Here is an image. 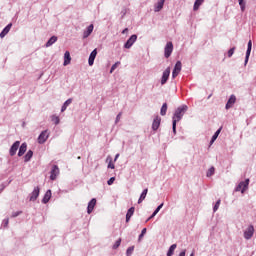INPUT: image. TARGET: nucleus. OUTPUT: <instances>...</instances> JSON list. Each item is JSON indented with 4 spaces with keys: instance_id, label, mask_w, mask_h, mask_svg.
Listing matches in <instances>:
<instances>
[{
    "instance_id": "47",
    "label": "nucleus",
    "mask_w": 256,
    "mask_h": 256,
    "mask_svg": "<svg viewBox=\"0 0 256 256\" xmlns=\"http://www.w3.org/2000/svg\"><path fill=\"white\" fill-rule=\"evenodd\" d=\"M155 212L152 213V215L147 219V221H151V219H153L155 217Z\"/></svg>"
},
{
    "instance_id": "31",
    "label": "nucleus",
    "mask_w": 256,
    "mask_h": 256,
    "mask_svg": "<svg viewBox=\"0 0 256 256\" xmlns=\"http://www.w3.org/2000/svg\"><path fill=\"white\" fill-rule=\"evenodd\" d=\"M106 161H108V169H115V164H113V158L111 156H108Z\"/></svg>"
},
{
    "instance_id": "54",
    "label": "nucleus",
    "mask_w": 256,
    "mask_h": 256,
    "mask_svg": "<svg viewBox=\"0 0 256 256\" xmlns=\"http://www.w3.org/2000/svg\"><path fill=\"white\" fill-rule=\"evenodd\" d=\"M190 256H195V253L192 252V253L190 254Z\"/></svg>"
},
{
    "instance_id": "56",
    "label": "nucleus",
    "mask_w": 256,
    "mask_h": 256,
    "mask_svg": "<svg viewBox=\"0 0 256 256\" xmlns=\"http://www.w3.org/2000/svg\"><path fill=\"white\" fill-rule=\"evenodd\" d=\"M122 14H123V15H125V11H124V12H122Z\"/></svg>"
},
{
    "instance_id": "46",
    "label": "nucleus",
    "mask_w": 256,
    "mask_h": 256,
    "mask_svg": "<svg viewBox=\"0 0 256 256\" xmlns=\"http://www.w3.org/2000/svg\"><path fill=\"white\" fill-rule=\"evenodd\" d=\"M178 75H179V72H176L175 70H173L172 78L175 79Z\"/></svg>"
},
{
    "instance_id": "41",
    "label": "nucleus",
    "mask_w": 256,
    "mask_h": 256,
    "mask_svg": "<svg viewBox=\"0 0 256 256\" xmlns=\"http://www.w3.org/2000/svg\"><path fill=\"white\" fill-rule=\"evenodd\" d=\"M147 233V228H144L141 231V234L139 235V241H141V239H143V237H145V234Z\"/></svg>"
},
{
    "instance_id": "45",
    "label": "nucleus",
    "mask_w": 256,
    "mask_h": 256,
    "mask_svg": "<svg viewBox=\"0 0 256 256\" xmlns=\"http://www.w3.org/2000/svg\"><path fill=\"white\" fill-rule=\"evenodd\" d=\"M113 183H115V177H111V178L107 181V184H108V185H113Z\"/></svg>"
},
{
    "instance_id": "55",
    "label": "nucleus",
    "mask_w": 256,
    "mask_h": 256,
    "mask_svg": "<svg viewBox=\"0 0 256 256\" xmlns=\"http://www.w3.org/2000/svg\"><path fill=\"white\" fill-rule=\"evenodd\" d=\"M211 96H212V94H210V95L208 96V99H211Z\"/></svg>"
},
{
    "instance_id": "35",
    "label": "nucleus",
    "mask_w": 256,
    "mask_h": 256,
    "mask_svg": "<svg viewBox=\"0 0 256 256\" xmlns=\"http://www.w3.org/2000/svg\"><path fill=\"white\" fill-rule=\"evenodd\" d=\"M238 3L240 5V9H241L242 13H244L247 3L245 2V0H238Z\"/></svg>"
},
{
    "instance_id": "39",
    "label": "nucleus",
    "mask_w": 256,
    "mask_h": 256,
    "mask_svg": "<svg viewBox=\"0 0 256 256\" xmlns=\"http://www.w3.org/2000/svg\"><path fill=\"white\" fill-rule=\"evenodd\" d=\"M235 47H232L230 50H228V52H227V56L229 57V58H231V57H233V55H234V53H235Z\"/></svg>"
},
{
    "instance_id": "38",
    "label": "nucleus",
    "mask_w": 256,
    "mask_h": 256,
    "mask_svg": "<svg viewBox=\"0 0 256 256\" xmlns=\"http://www.w3.org/2000/svg\"><path fill=\"white\" fill-rule=\"evenodd\" d=\"M221 205V199H219L218 201H216L214 207H213V211L214 213L217 212V210L219 209V206Z\"/></svg>"
},
{
    "instance_id": "15",
    "label": "nucleus",
    "mask_w": 256,
    "mask_h": 256,
    "mask_svg": "<svg viewBox=\"0 0 256 256\" xmlns=\"http://www.w3.org/2000/svg\"><path fill=\"white\" fill-rule=\"evenodd\" d=\"M160 125H161V117L156 116L152 123L153 131H157V129H159Z\"/></svg>"
},
{
    "instance_id": "3",
    "label": "nucleus",
    "mask_w": 256,
    "mask_h": 256,
    "mask_svg": "<svg viewBox=\"0 0 256 256\" xmlns=\"http://www.w3.org/2000/svg\"><path fill=\"white\" fill-rule=\"evenodd\" d=\"M173 53V42H167L166 46L164 48V56L166 59H169L171 57V54Z\"/></svg>"
},
{
    "instance_id": "14",
    "label": "nucleus",
    "mask_w": 256,
    "mask_h": 256,
    "mask_svg": "<svg viewBox=\"0 0 256 256\" xmlns=\"http://www.w3.org/2000/svg\"><path fill=\"white\" fill-rule=\"evenodd\" d=\"M237 101V97L235 95H231L230 98L228 99L225 108L226 109H231L233 105H235V102Z\"/></svg>"
},
{
    "instance_id": "32",
    "label": "nucleus",
    "mask_w": 256,
    "mask_h": 256,
    "mask_svg": "<svg viewBox=\"0 0 256 256\" xmlns=\"http://www.w3.org/2000/svg\"><path fill=\"white\" fill-rule=\"evenodd\" d=\"M51 121H52L55 125H59V123H61V119H59V116H56V115H52V116H51Z\"/></svg>"
},
{
    "instance_id": "4",
    "label": "nucleus",
    "mask_w": 256,
    "mask_h": 256,
    "mask_svg": "<svg viewBox=\"0 0 256 256\" xmlns=\"http://www.w3.org/2000/svg\"><path fill=\"white\" fill-rule=\"evenodd\" d=\"M49 139V130H44L38 136L39 145H43Z\"/></svg>"
},
{
    "instance_id": "30",
    "label": "nucleus",
    "mask_w": 256,
    "mask_h": 256,
    "mask_svg": "<svg viewBox=\"0 0 256 256\" xmlns=\"http://www.w3.org/2000/svg\"><path fill=\"white\" fill-rule=\"evenodd\" d=\"M181 69H182V64H181V61H177L175 66H174V69L173 71H176L178 73H181Z\"/></svg>"
},
{
    "instance_id": "5",
    "label": "nucleus",
    "mask_w": 256,
    "mask_h": 256,
    "mask_svg": "<svg viewBox=\"0 0 256 256\" xmlns=\"http://www.w3.org/2000/svg\"><path fill=\"white\" fill-rule=\"evenodd\" d=\"M137 41V35L133 34L124 44V49H131L135 42Z\"/></svg>"
},
{
    "instance_id": "42",
    "label": "nucleus",
    "mask_w": 256,
    "mask_h": 256,
    "mask_svg": "<svg viewBox=\"0 0 256 256\" xmlns=\"http://www.w3.org/2000/svg\"><path fill=\"white\" fill-rule=\"evenodd\" d=\"M22 214H23V211L12 212L11 217L12 218L19 217V215H22Z\"/></svg>"
},
{
    "instance_id": "52",
    "label": "nucleus",
    "mask_w": 256,
    "mask_h": 256,
    "mask_svg": "<svg viewBox=\"0 0 256 256\" xmlns=\"http://www.w3.org/2000/svg\"><path fill=\"white\" fill-rule=\"evenodd\" d=\"M163 205H164V204L161 203L157 208L161 210V209H163Z\"/></svg>"
},
{
    "instance_id": "8",
    "label": "nucleus",
    "mask_w": 256,
    "mask_h": 256,
    "mask_svg": "<svg viewBox=\"0 0 256 256\" xmlns=\"http://www.w3.org/2000/svg\"><path fill=\"white\" fill-rule=\"evenodd\" d=\"M255 233V227L253 225L248 226V228L244 231V239H251L253 234Z\"/></svg>"
},
{
    "instance_id": "33",
    "label": "nucleus",
    "mask_w": 256,
    "mask_h": 256,
    "mask_svg": "<svg viewBox=\"0 0 256 256\" xmlns=\"http://www.w3.org/2000/svg\"><path fill=\"white\" fill-rule=\"evenodd\" d=\"M215 175V167H210L206 173V177H213Z\"/></svg>"
},
{
    "instance_id": "9",
    "label": "nucleus",
    "mask_w": 256,
    "mask_h": 256,
    "mask_svg": "<svg viewBox=\"0 0 256 256\" xmlns=\"http://www.w3.org/2000/svg\"><path fill=\"white\" fill-rule=\"evenodd\" d=\"M251 49H253V42L251 40H249L248 46H247V51H246V57H245V61H244L245 66H247V64L249 63V57L251 56Z\"/></svg>"
},
{
    "instance_id": "2",
    "label": "nucleus",
    "mask_w": 256,
    "mask_h": 256,
    "mask_svg": "<svg viewBox=\"0 0 256 256\" xmlns=\"http://www.w3.org/2000/svg\"><path fill=\"white\" fill-rule=\"evenodd\" d=\"M249 182V178H247L245 181L240 182L236 187V191H241V193H245L246 190L249 189Z\"/></svg>"
},
{
    "instance_id": "16",
    "label": "nucleus",
    "mask_w": 256,
    "mask_h": 256,
    "mask_svg": "<svg viewBox=\"0 0 256 256\" xmlns=\"http://www.w3.org/2000/svg\"><path fill=\"white\" fill-rule=\"evenodd\" d=\"M93 29H95V27L93 26V24H90L83 32V39H87V37H89L91 33H93Z\"/></svg>"
},
{
    "instance_id": "49",
    "label": "nucleus",
    "mask_w": 256,
    "mask_h": 256,
    "mask_svg": "<svg viewBox=\"0 0 256 256\" xmlns=\"http://www.w3.org/2000/svg\"><path fill=\"white\" fill-rule=\"evenodd\" d=\"M129 32V28H125L123 31H122V35H125V33H128Z\"/></svg>"
},
{
    "instance_id": "11",
    "label": "nucleus",
    "mask_w": 256,
    "mask_h": 256,
    "mask_svg": "<svg viewBox=\"0 0 256 256\" xmlns=\"http://www.w3.org/2000/svg\"><path fill=\"white\" fill-rule=\"evenodd\" d=\"M57 175H59V166L53 165L50 172L51 181H55V179H57Z\"/></svg>"
},
{
    "instance_id": "13",
    "label": "nucleus",
    "mask_w": 256,
    "mask_h": 256,
    "mask_svg": "<svg viewBox=\"0 0 256 256\" xmlns=\"http://www.w3.org/2000/svg\"><path fill=\"white\" fill-rule=\"evenodd\" d=\"M97 57V49H94L89 56L88 64L90 67H93V64L95 63V58Z\"/></svg>"
},
{
    "instance_id": "17",
    "label": "nucleus",
    "mask_w": 256,
    "mask_h": 256,
    "mask_svg": "<svg viewBox=\"0 0 256 256\" xmlns=\"http://www.w3.org/2000/svg\"><path fill=\"white\" fill-rule=\"evenodd\" d=\"M165 5V0H159L155 5H154V11L155 13H159L161 9H163Z\"/></svg>"
},
{
    "instance_id": "10",
    "label": "nucleus",
    "mask_w": 256,
    "mask_h": 256,
    "mask_svg": "<svg viewBox=\"0 0 256 256\" xmlns=\"http://www.w3.org/2000/svg\"><path fill=\"white\" fill-rule=\"evenodd\" d=\"M40 192H41V188H39V186H36L32 191V193L30 194L29 201H37Z\"/></svg>"
},
{
    "instance_id": "48",
    "label": "nucleus",
    "mask_w": 256,
    "mask_h": 256,
    "mask_svg": "<svg viewBox=\"0 0 256 256\" xmlns=\"http://www.w3.org/2000/svg\"><path fill=\"white\" fill-rule=\"evenodd\" d=\"M185 253H187V250H182L179 254V256H185Z\"/></svg>"
},
{
    "instance_id": "25",
    "label": "nucleus",
    "mask_w": 256,
    "mask_h": 256,
    "mask_svg": "<svg viewBox=\"0 0 256 256\" xmlns=\"http://www.w3.org/2000/svg\"><path fill=\"white\" fill-rule=\"evenodd\" d=\"M57 43V36H52L47 42L45 47H51L52 45H55Z\"/></svg>"
},
{
    "instance_id": "1",
    "label": "nucleus",
    "mask_w": 256,
    "mask_h": 256,
    "mask_svg": "<svg viewBox=\"0 0 256 256\" xmlns=\"http://www.w3.org/2000/svg\"><path fill=\"white\" fill-rule=\"evenodd\" d=\"M188 109L189 107L187 105H182L175 110L174 115L172 117V131L174 135L177 133V123H179V121L183 119V115L187 113Z\"/></svg>"
},
{
    "instance_id": "12",
    "label": "nucleus",
    "mask_w": 256,
    "mask_h": 256,
    "mask_svg": "<svg viewBox=\"0 0 256 256\" xmlns=\"http://www.w3.org/2000/svg\"><path fill=\"white\" fill-rule=\"evenodd\" d=\"M97 205V199L92 198L89 203H88V207H87V213L88 215H91V213H93V210L95 209V206Z\"/></svg>"
},
{
    "instance_id": "34",
    "label": "nucleus",
    "mask_w": 256,
    "mask_h": 256,
    "mask_svg": "<svg viewBox=\"0 0 256 256\" xmlns=\"http://www.w3.org/2000/svg\"><path fill=\"white\" fill-rule=\"evenodd\" d=\"M160 115L165 116L167 115V103H164L160 110Z\"/></svg>"
},
{
    "instance_id": "50",
    "label": "nucleus",
    "mask_w": 256,
    "mask_h": 256,
    "mask_svg": "<svg viewBox=\"0 0 256 256\" xmlns=\"http://www.w3.org/2000/svg\"><path fill=\"white\" fill-rule=\"evenodd\" d=\"M159 211H161L159 208H156L154 211V215H157V213H159Z\"/></svg>"
},
{
    "instance_id": "57",
    "label": "nucleus",
    "mask_w": 256,
    "mask_h": 256,
    "mask_svg": "<svg viewBox=\"0 0 256 256\" xmlns=\"http://www.w3.org/2000/svg\"><path fill=\"white\" fill-rule=\"evenodd\" d=\"M78 159H81V156H78Z\"/></svg>"
},
{
    "instance_id": "28",
    "label": "nucleus",
    "mask_w": 256,
    "mask_h": 256,
    "mask_svg": "<svg viewBox=\"0 0 256 256\" xmlns=\"http://www.w3.org/2000/svg\"><path fill=\"white\" fill-rule=\"evenodd\" d=\"M220 133H221V128H219V129L214 133V135L212 136L211 141H210V145H213V143H215V141H217V137H219Z\"/></svg>"
},
{
    "instance_id": "24",
    "label": "nucleus",
    "mask_w": 256,
    "mask_h": 256,
    "mask_svg": "<svg viewBox=\"0 0 256 256\" xmlns=\"http://www.w3.org/2000/svg\"><path fill=\"white\" fill-rule=\"evenodd\" d=\"M71 103H73V99L69 98L68 100H66L64 102V104L62 105V108H61V113H64V111H67V107L69 105H71Z\"/></svg>"
},
{
    "instance_id": "19",
    "label": "nucleus",
    "mask_w": 256,
    "mask_h": 256,
    "mask_svg": "<svg viewBox=\"0 0 256 256\" xmlns=\"http://www.w3.org/2000/svg\"><path fill=\"white\" fill-rule=\"evenodd\" d=\"M71 63V53H69V51H66L64 53V67H67V65H69Z\"/></svg>"
},
{
    "instance_id": "26",
    "label": "nucleus",
    "mask_w": 256,
    "mask_h": 256,
    "mask_svg": "<svg viewBox=\"0 0 256 256\" xmlns=\"http://www.w3.org/2000/svg\"><path fill=\"white\" fill-rule=\"evenodd\" d=\"M33 158V152L32 150H29L25 156H24V162L25 163H29V161H31V159Z\"/></svg>"
},
{
    "instance_id": "27",
    "label": "nucleus",
    "mask_w": 256,
    "mask_h": 256,
    "mask_svg": "<svg viewBox=\"0 0 256 256\" xmlns=\"http://www.w3.org/2000/svg\"><path fill=\"white\" fill-rule=\"evenodd\" d=\"M203 3H205V0H196L193 7L194 11H198Z\"/></svg>"
},
{
    "instance_id": "6",
    "label": "nucleus",
    "mask_w": 256,
    "mask_h": 256,
    "mask_svg": "<svg viewBox=\"0 0 256 256\" xmlns=\"http://www.w3.org/2000/svg\"><path fill=\"white\" fill-rule=\"evenodd\" d=\"M19 145H21L20 141H16L12 144L9 150L10 157H15V155H17V151L19 150Z\"/></svg>"
},
{
    "instance_id": "18",
    "label": "nucleus",
    "mask_w": 256,
    "mask_h": 256,
    "mask_svg": "<svg viewBox=\"0 0 256 256\" xmlns=\"http://www.w3.org/2000/svg\"><path fill=\"white\" fill-rule=\"evenodd\" d=\"M27 152V143H22L19 151H18V157H23V155H25V153Z\"/></svg>"
},
{
    "instance_id": "43",
    "label": "nucleus",
    "mask_w": 256,
    "mask_h": 256,
    "mask_svg": "<svg viewBox=\"0 0 256 256\" xmlns=\"http://www.w3.org/2000/svg\"><path fill=\"white\" fill-rule=\"evenodd\" d=\"M123 115L122 112L118 113V115L116 116V120H115V123H119V121H121V116Z\"/></svg>"
},
{
    "instance_id": "44",
    "label": "nucleus",
    "mask_w": 256,
    "mask_h": 256,
    "mask_svg": "<svg viewBox=\"0 0 256 256\" xmlns=\"http://www.w3.org/2000/svg\"><path fill=\"white\" fill-rule=\"evenodd\" d=\"M2 225H3V227H8L9 226V218L4 219L2 222Z\"/></svg>"
},
{
    "instance_id": "21",
    "label": "nucleus",
    "mask_w": 256,
    "mask_h": 256,
    "mask_svg": "<svg viewBox=\"0 0 256 256\" xmlns=\"http://www.w3.org/2000/svg\"><path fill=\"white\" fill-rule=\"evenodd\" d=\"M11 27H13V24H8L0 33V38L3 39L5 37V35H7V33H9L11 31Z\"/></svg>"
},
{
    "instance_id": "51",
    "label": "nucleus",
    "mask_w": 256,
    "mask_h": 256,
    "mask_svg": "<svg viewBox=\"0 0 256 256\" xmlns=\"http://www.w3.org/2000/svg\"><path fill=\"white\" fill-rule=\"evenodd\" d=\"M159 211H161L159 208H156L154 211V215H157V213H159Z\"/></svg>"
},
{
    "instance_id": "36",
    "label": "nucleus",
    "mask_w": 256,
    "mask_h": 256,
    "mask_svg": "<svg viewBox=\"0 0 256 256\" xmlns=\"http://www.w3.org/2000/svg\"><path fill=\"white\" fill-rule=\"evenodd\" d=\"M135 251V246H130V247H128L127 248V250H126V255L127 256H131V255H133V252Z\"/></svg>"
},
{
    "instance_id": "40",
    "label": "nucleus",
    "mask_w": 256,
    "mask_h": 256,
    "mask_svg": "<svg viewBox=\"0 0 256 256\" xmlns=\"http://www.w3.org/2000/svg\"><path fill=\"white\" fill-rule=\"evenodd\" d=\"M121 246V238H119L113 245V249H119Z\"/></svg>"
},
{
    "instance_id": "29",
    "label": "nucleus",
    "mask_w": 256,
    "mask_h": 256,
    "mask_svg": "<svg viewBox=\"0 0 256 256\" xmlns=\"http://www.w3.org/2000/svg\"><path fill=\"white\" fill-rule=\"evenodd\" d=\"M175 249H177V244H172L168 249L167 256H173Z\"/></svg>"
},
{
    "instance_id": "53",
    "label": "nucleus",
    "mask_w": 256,
    "mask_h": 256,
    "mask_svg": "<svg viewBox=\"0 0 256 256\" xmlns=\"http://www.w3.org/2000/svg\"><path fill=\"white\" fill-rule=\"evenodd\" d=\"M119 159V154H116L114 161H117Z\"/></svg>"
},
{
    "instance_id": "23",
    "label": "nucleus",
    "mask_w": 256,
    "mask_h": 256,
    "mask_svg": "<svg viewBox=\"0 0 256 256\" xmlns=\"http://www.w3.org/2000/svg\"><path fill=\"white\" fill-rule=\"evenodd\" d=\"M147 193H149V189H144L138 199V204L140 205V203H143V201H145L146 197H147Z\"/></svg>"
},
{
    "instance_id": "22",
    "label": "nucleus",
    "mask_w": 256,
    "mask_h": 256,
    "mask_svg": "<svg viewBox=\"0 0 256 256\" xmlns=\"http://www.w3.org/2000/svg\"><path fill=\"white\" fill-rule=\"evenodd\" d=\"M135 213V207H131L127 213H126V223H129V221H131V217H133Z\"/></svg>"
},
{
    "instance_id": "37",
    "label": "nucleus",
    "mask_w": 256,
    "mask_h": 256,
    "mask_svg": "<svg viewBox=\"0 0 256 256\" xmlns=\"http://www.w3.org/2000/svg\"><path fill=\"white\" fill-rule=\"evenodd\" d=\"M120 65H121V62H119V61L116 62L115 64H113L110 69V73H113V71H115V69H117Z\"/></svg>"
},
{
    "instance_id": "20",
    "label": "nucleus",
    "mask_w": 256,
    "mask_h": 256,
    "mask_svg": "<svg viewBox=\"0 0 256 256\" xmlns=\"http://www.w3.org/2000/svg\"><path fill=\"white\" fill-rule=\"evenodd\" d=\"M51 195H52L51 190H47L42 199V203L44 205H47V203H49V201L51 200Z\"/></svg>"
},
{
    "instance_id": "7",
    "label": "nucleus",
    "mask_w": 256,
    "mask_h": 256,
    "mask_svg": "<svg viewBox=\"0 0 256 256\" xmlns=\"http://www.w3.org/2000/svg\"><path fill=\"white\" fill-rule=\"evenodd\" d=\"M171 75V68L168 67L164 70L161 78V85H165L169 81V76Z\"/></svg>"
}]
</instances>
